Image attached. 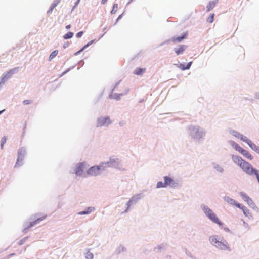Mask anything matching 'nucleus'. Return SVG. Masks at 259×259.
<instances>
[{"instance_id": "nucleus-1", "label": "nucleus", "mask_w": 259, "mask_h": 259, "mask_svg": "<svg viewBox=\"0 0 259 259\" xmlns=\"http://www.w3.org/2000/svg\"><path fill=\"white\" fill-rule=\"evenodd\" d=\"M232 159L234 162L238 165L244 172L249 175L255 174L257 171L253 169L248 162L245 161L240 156L233 155Z\"/></svg>"}, {"instance_id": "nucleus-2", "label": "nucleus", "mask_w": 259, "mask_h": 259, "mask_svg": "<svg viewBox=\"0 0 259 259\" xmlns=\"http://www.w3.org/2000/svg\"><path fill=\"white\" fill-rule=\"evenodd\" d=\"M105 170L103 164L99 166H93L89 168L87 171V174L90 176H97L100 174L101 170Z\"/></svg>"}, {"instance_id": "nucleus-3", "label": "nucleus", "mask_w": 259, "mask_h": 259, "mask_svg": "<svg viewBox=\"0 0 259 259\" xmlns=\"http://www.w3.org/2000/svg\"><path fill=\"white\" fill-rule=\"evenodd\" d=\"M111 123V120L109 117H102L98 119L97 126H108Z\"/></svg>"}, {"instance_id": "nucleus-4", "label": "nucleus", "mask_w": 259, "mask_h": 259, "mask_svg": "<svg viewBox=\"0 0 259 259\" xmlns=\"http://www.w3.org/2000/svg\"><path fill=\"white\" fill-rule=\"evenodd\" d=\"M208 218L213 223L218 224L219 226H222L223 223L220 221L214 212L212 213Z\"/></svg>"}, {"instance_id": "nucleus-5", "label": "nucleus", "mask_w": 259, "mask_h": 259, "mask_svg": "<svg viewBox=\"0 0 259 259\" xmlns=\"http://www.w3.org/2000/svg\"><path fill=\"white\" fill-rule=\"evenodd\" d=\"M223 238L221 237L218 235H214L210 237L209 241L212 245L216 247V245L219 244L221 241H223Z\"/></svg>"}, {"instance_id": "nucleus-6", "label": "nucleus", "mask_w": 259, "mask_h": 259, "mask_svg": "<svg viewBox=\"0 0 259 259\" xmlns=\"http://www.w3.org/2000/svg\"><path fill=\"white\" fill-rule=\"evenodd\" d=\"M85 168V164L84 163H79L75 168V173L78 176L82 174L83 169Z\"/></svg>"}, {"instance_id": "nucleus-7", "label": "nucleus", "mask_w": 259, "mask_h": 259, "mask_svg": "<svg viewBox=\"0 0 259 259\" xmlns=\"http://www.w3.org/2000/svg\"><path fill=\"white\" fill-rule=\"evenodd\" d=\"M118 163L117 159H111L108 162L106 163H103L104 168L106 167H112L116 165Z\"/></svg>"}, {"instance_id": "nucleus-8", "label": "nucleus", "mask_w": 259, "mask_h": 259, "mask_svg": "<svg viewBox=\"0 0 259 259\" xmlns=\"http://www.w3.org/2000/svg\"><path fill=\"white\" fill-rule=\"evenodd\" d=\"M187 48V46L185 45H180L177 48H175V51L177 55L182 54Z\"/></svg>"}, {"instance_id": "nucleus-9", "label": "nucleus", "mask_w": 259, "mask_h": 259, "mask_svg": "<svg viewBox=\"0 0 259 259\" xmlns=\"http://www.w3.org/2000/svg\"><path fill=\"white\" fill-rule=\"evenodd\" d=\"M216 247L220 249L224 250L229 249L228 243L224 239H223V241H221L219 244L216 245Z\"/></svg>"}, {"instance_id": "nucleus-10", "label": "nucleus", "mask_w": 259, "mask_h": 259, "mask_svg": "<svg viewBox=\"0 0 259 259\" xmlns=\"http://www.w3.org/2000/svg\"><path fill=\"white\" fill-rule=\"evenodd\" d=\"M224 200L227 202L228 203L235 206L237 207H240V204L239 203H238L236 202V201L229 197L225 196L224 197Z\"/></svg>"}, {"instance_id": "nucleus-11", "label": "nucleus", "mask_w": 259, "mask_h": 259, "mask_svg": "<svg viewBox=\"0 0 259 259\" xmlns=\"http://www.w3.org/2000/svg\"><path fill=\"white\" fill-rule=\"evenodd\" d=\"M245 142L247 143L250 147L254 151L259 153V147L254 144L251 140L247 138V140H245Z\"/></svg>"}, {"instance_id": "nucleus-12", "label": "nucleus", "mask_w": 259, "mask_h": 259, "mask_svg": "<svg viewBox=\"0 0 259 259\" xmlns=\"http://www.w3.org/2000/svg\"><path fill=\"white\" fill-rule=\"evenodd\" d=\"M240 195L243 199V200L246 202L248 205H251L253 204V201L252 199L247 196L245 193L243 192H241L240 193Z\"/></svg>"}, {"instance_id": "nucleus-13", "label": "nucleus", "mask_w": 259, "mask_h": 259, "mask_svg": "<svg viewBox=\"0 0 259 259\" xmlns=\"http://www.w3.org/2000/svg\"><path fill=\"white\" fill-rule=\"evenodd\" d=\"M188 36V32H186L183 34L182 36L180 37H174L172 38V41L174 43L180 42L183 39L186 38Z\"/></svg>"}, {"instance_id": "nucleus-14", "label": "nucleus", "mask_w": 259, "mask_h": 259, "mask_svg": "<svg viewBox=\"0 0 259 259\" xmlns=\"http://www.w3.org/2000/svg\"><path fill=\"white\" fill-rule=\"evenodd\" d=\"M46 216L44 215V216H42L41 217H40L39 218H38L37 219H36V220H35L34 221L30 223L28 226L26 228V229H29L30 228H31V227L36 225L37 224L40 223L41 221H42V220H44L45 218H46Z\"/></svg>"}, {"instance_id": "nucleus-15", "label": "nucleus", "mask_w": 259, "mask_h": 259, "mask_svg": "<svg viewBox=\"0 0 259 259\" xmlns=\"http://www.w3.org/2000/svg\"><path fill=\"white\" fill-rule=\"evenodd\" d=\"M164 183H165V186H174L175 185V183H174L173 180L167 176H165L164 178Z\"/></svg>"}, {"instance_id": "nucleus-16", "label": "nucleus", "mask_w": 259, "mask_h": 259, "mask_svg": "<svg viewBox=\"0 0 259 259\" xmlns=\"http://www.w3.org/2000/svg\"><path fill=\"white\" fill-rule=\"evenodd\" d=\"M232 134L234 136L238 138H240L241 140L243 141L244 142H245V140H247V137L244 136L243 135L240 134L237 131H233Z\"/></svg>"}, {"instance_id": "nucleus-17", "label": "nucleus", "mask_w": 259, "mask_h": 259, "mask_svg": "<svg viewBox=\"0 0 259 259\" xmlns=\"http://www.w3.org/2000/svg\"><path fill=\"white\" fill-rule=\"evenodd\" d=\"M146 71V68H137L134 72V74L137 75H141Z\"/></svg>"}, {"instance_id": "nucleus-18", "label": "nucleus", "mask_w": 259, "mask_h": 259, "mask_svg": "<svg viewBox=\"0 0 259 259\" xmlns=\"http://www.w3.org/2000/svg\"><path fill=\"white\" fill-rule=\"evenodd\" d=\"M239 208L242 210L244 214L246 217H251V213L248 209H247L245 206H242L240 204V207H238Z\"/></svg>"}, {"instance_id": "nucleus-19", "label": "nucleus", "mask_w": 259, "mask_h": 259, "mask_svg": "<svg viewBox=\"0 0 259 259\" xmlns=\"http://www.w3.org/2000/svg\"><path fill=\"white\" fill-rule=\"evenodd\" d=\"M202 209L204 213L208 218L212 213L213 212V211L207 206H203Z\"/></svg>"}, {"instance_id": "nucleus-20", "label": "nucleus", "mask_w": 259, "mask_h": 259, "mask_svg": "<svg viewBox=\"0 0 259 259\" xmlns=\"http://www.w3.org/2000/svg\"><path fill=\"white\" fill-rule=\"evenodd\" d=\"M241 154L244 156H245L246 158H248L249 160L253 159V157L252 156V155L249 153V152L248 151L245 149H243V150L241 152Z\"/></svg>"}, {"instance_id": "nucleus-21", "label": "nucleus", "mask_w": 259, "mask_h": 259, "mask_svg": "<svg viewBox=\"0 0 259 259\" xmlns=\"http://www.w3.org/2000/svg\"><path fill=\"white\" fill-rule=\"evenodd\" d=\"M94 210H95L94 207H88L87 209V210L79 212L78 213V214H80V215L88 214H89L90 213H91V212L93 211Z\"/></svg>"}, {"instance_id": "nucleus-22", "label": "nucleus", "mask_w": 259, "mask_h": 259, "mask_svg": "<svg viewBox=\"0 0 259 259\" xmlns=\"http://www.w3.org/2000/svg\"><path fill=\"white\" fill-rule=\"evenodd\" d=\"M216 3H217V2H214V1L210 2L206 7L207 11L209 12L211 10L213 9L215 6Z\"/></svg>"}, {"instance_id": "nucleus-23", "label": "nucleus", "mask_w": 259, "mask_h": 259, "mask_svg": "<svg viewBox=\"0 0 259 259\" xmlns=\"http://www.w3.org/2000/svg\"><path fill=\"white\" fill-rule=\"evenodd\" d=\"M24 156V151L21 149L18 152V157L17 159V162L16 164V166L18 165V162L20 160H22Z\"/></svg>"}, {"instance_id": "nucleus-24", "label": "nucleus", "mask_w": 259, "mask_h": 259, "mask_svg": "<svg viewBox=\"0 0 259 259\" xmlns=\"http://www.w3.org/2000/svg\"><path fill=\"white\" fill-rule=\"evenodd\" d=\"M233 147L239 152L241 153L244 149L241 148L238 144L234 143L232 145Z\"/></svg>"}, {"instance_id": "nucleus-25", "label": "nucleus", "mask_w": 259, "mask_h": 259, "mask_svg": "<svg viewBox=\"0 0 259 259\" xmlns=\"http://www.w3.org/2000/svg\"><path fill=\"white\" fill-rule=\"evenodd\" d=\"M233 147L239 152L241 153L244 149L241 148L238 144L234 143L232 145Z\"/></svg>"}, {"instance_id": "nucleus-26", "label": "nucleus", "mask_w": 259, "mask_h": 259, "mask_svg": "<svg viewBox=\"0 0 259 259\" xmlns=\"http://www.w3.org/2000/svg\"><path fill=\"white\" fill-rule=\"evenodd\" d=\"M233 147L239 152L241 153L244 149L241 148L238 144L234 143L232 145Z\"/></svg>"}, {"instance_id": "nucleus-27", "label": "nucleus", "mask_w": 259, "mask_h": 259, "mask_svg": "<svg viewBox=\"0 0 259 259\" xmlns=\"http://www.w3.org/2000/svg\"><path fill=\"white\" fill-rule=\"evenodd\" d=\"M73 36V33L69 32L63 36V38L65 39H67L72 38Z\"/></svg>"}, {"instance_id": "nucleus-28", "label": "nucleus", "mask_w": 259, "mask_h": 259, "mask_svg": "<svg viewBox=\"0 0 259 259\" xmlns=\"http://www.w3.org/2000/svg\"><path fill=\"white\" fill-rule=\"evenodd\" d=\"M58 53V51L57 50H55L53 52H52V53L50 54L49 56V59L51 60L53 58H54Z\"/></svg>"}, {"instance_id": "nucleus-29", "label": "nucleus", "mask_w": 259, "mask_h": 259, "mask_svg": "<svg viewBox=\"0 0 259 259\" xmlns=\"http://www.w3.org/2000/svg\"><path fill=\"white\" fill-rule=\"evenodd\" d=\"M117 9H118V4H114L113 5L112 10L111 11V13L112 14H115L116 12V11L117 10Z\"/></svg>"}, {"instance_id": "nucleus-30", "label": "nucleus", "mask_w": 259, "mask_h": 259, "mask_svg": "<svg viewBox=\"0 0 259 259\" xmlns=\"http://www.w3.org/2000/svg\"><path fill=\"white\" fill-rule=\"evenodd\" d=\"M7 139L6 137H4L2 138L1 141V146L2 148H3L4 145L6 143Z\"/></svg>"}, {"instance_id": "nucleus-31", "label": "nucleus", "mask_w": 259, "mask_h": 259, "mask_svg": "<svg viewBox=\"0 0 259 259\" xmlns=\"http://www.w3.org/2000/svg\"><path fill=\"white\" fill-rule=\"evenodd\" d=\"M214 14L210 15L209 17L207 18V21L209 23H212L214 21Z\"/></svg>"}, {"instance_id": "nucleus-32", "label": "nucleus", "mask_w": 259, "mask_h": 259, "mask_svg": "<svg viewBox=\"0 0 259 259\" xmlns=\"http://www.w3.org/2000/svg\"><path fill=\"white\" fill-rule=\"evenodd\" d=\"M192 62H189L186 66H185L184 65H183V67L182 69L183 70H186V69H189L191 65ZM182 66V65H181Z\"/></svg>"}, {"instance_id": "nucleus-33", "label": "nucleus", "mask_w": 259, "mask_h": 259, "mask_svg": "<svg viewBox=\"0 0 259 259\" xmlns=\"http://www.w3.org/2000/svg\"><path fill=\"white\" fill-rule=\"evenodd\" d=\"M192 62H189L186 66H185L184 65H183V67L182 69L183 70H186V69H189L191 65ZM182 66V65H181Z\"/></svg>"}, {"instance_id": "nucleus-34", "label": "nucleus", "mask_w": 259, "mask_h": 259, "mask_svg": "<svg viewBox=\"0 0 259 259\" xmlns=\"http://www.w3.org/2000/svg\"><path fill=\"white\" fill-rule=\"evenodd\" d=\"M165 183H163L162 182H158L157 184V188L165 187Z\"/></svg>"}, {"instance_id": "nucleus-35", "label": "nucleus", "mask_w": 259, "mask_h": 259, "mask_svg": "<svg viewBox=\"0 0 259 259\" xmlns=\"http://www.w3.org/2000/svg\"><path fill=\"white\" fill-rule=\"evenodd\" d=\"M23 103L24 105H27L31 103L32 101L29 100H25L23 101Z\"/></svg>"}, {"instance_id": "nucleus-36", "label": "nucleus", "mask_w": 259, "mask_h": 259, "mask_svg": "<svg viewBox=\"0 0 259 259\" xmlns=\"http://www.w3.org/2000/svg\"><path fill=\"white\" fill-rule=\"evenodd\" d=\"M93 254L92 253H89L87 254V258L92 259L93 258Z\"/></svg>"}, {"instance_id": "nucleus-37", "label": "nucleus", "mask_w": 259, "mask_h": 259, "mask_svg": "<svg viewBox=\"0 0 259 259\" xmlns=\"http://www.w3.org/2000/svg\"><path fill=\"white\" fill-rule=\"evenodd\" d=\"M82 34H83V32L80 31L76 34V37L78 38H79L82 36Z\"/></svg>"}, {"instance_id": "nucleus-38", "label": "nucleus", "mask_w": 259, "mask_h": 259, "mask_svg": "<svg viewBox=\"0 0 259 259\" xmlns=\"http://www.w3.org/2000/svg\"><path fill=\"white\" fill-rule=\"evenodd\" d=\"M70 27H71V25H70V24H69V25H67L66 26V28L67 29H70Z\"/></svg>"}, {"instance_id": "nucleus-39", "label": "nucleus", "mask_w": 259, "mask_h": 259, "mask_svg": "<svg viewBox=\"0 0 259 259\" xmlns=\"http://www.w3.org/2000/svg\"><path fill=\"white\" fill-rule=\"evenodd\" d=\"M108 0H102L101 3L102 4H104Z\"/></svg>"}, {"instance_id": "nucleus-40", "label": "nucleus", "mask_w": 259, "mask_h": 259, "mask_svg": "<svg viewBox=\"0 0 259 259\" xmlns=\"http://www.w3.org/2000/svg\"><path fill=\"white\" fill-rule=\"evenodd\" d=\"M121 17H122V15H119V16H118V18H117V20L118 21V20L120 19L121 18Z\"/></svg>"}, {"instance_id": "nucleus-41", "label": "nucleus", "mask_w": 259, "mask_h": 259, "mask_svg": "<svg viewBox=\"0 0 259 259\" xmlns=\"http://www.w3.org/2000/svg\"><path fill=\"white\" fill-rule=\"evenodd\" d=\"M4 111H5V110H3L0 111V114L1 113H2Z\"/></svg>"}, {"instance_id": "nucleus-42", "label": "nucleus", "mask_w": 259, "mask_h": 259, "mask_svg": "<svg viewBox=\"0 0 259 259\" xmlns=\"http://www.w3.org/2000/svg\"><path fill=\"white\" fill-rule=\"evenodd\" d=\"M83 48L81 49V50L79 51L80 52L81 51L83 50Z\"/></svg>"}]
</instances>
